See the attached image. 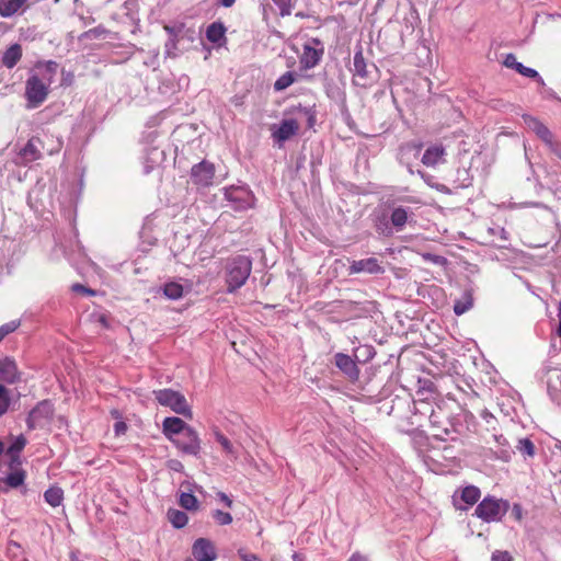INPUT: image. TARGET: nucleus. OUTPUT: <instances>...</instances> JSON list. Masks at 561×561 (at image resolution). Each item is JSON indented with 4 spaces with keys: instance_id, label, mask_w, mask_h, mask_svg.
I'll list each match as a JSON object with an SVG mask.
<instances>
[{
    "instance_id": "nucleus-1",
    "label": "nucleus",
    "mask_w": 561,
    "mask_h": 561,
    "mask_svg": "<svg viewBox=\"0 0 561 561\" xmlns=\"http://www.w3.org/2000/svg\"><path fill=\"white\" fill-rule=\"evenodd\" d=\"M58 65L55 61L37 64L25 81V99L28 108L41 106L49 94L51 83L55 81Z\"/></svg>"
},
{
    "instance_id": "nucleus-2",
    "label": "nucleus",
    "mask_w": 561,
    "mask_h": 561,
    "mask_svg": "<svg viewBox=\"0 0 561 561\" xmlns=\"http://www.w3.org/2000/svg\"><path fill=\"white\" fill-rule=\"evenodd\" d=\"M164 30L169 34V39L165 43V54L168 57H176L192 46L198 38V33L193 27H187L183 23L174 25H165Z\"/></svg>"
},
{
    "instance_id": "nucleus-3",
    "label": "nucleus",
    "mask_w": 561,
    "mask_h": 561,
    "mask_svg": "<svg viewBox=\"0 0 561 561\" xmlns=\"http://www.w3.org/2000/svg\"><path fill=\"white\" fill-rule=\"evenodd\" d=\"M252 271V261L245 255L230 259L225 266V282L227 291L233 293L242 287Z\"/></svg>"
},
{
    "instance_id": "nucleus-4",
    "label": "nucleus",
    "mask_w": 561,
    "mask_h": 561,
    "mask_svg": "<svg viewBox=\"0 0 561 561\" xmlns=\"http://www.w3.org/2000/svg\"><path fill=\"white\" fill-rule=\"evenodd\" d=\"M422 414H426L430 412L428 420L433 428L437 430L434 434L436 437L440 439H446V437H450L455 439L451 435L457 432L453 424L446 419V415L440 407L436 409L428 402H420V407L416 408Z\"/></svg>"
},
{
    "instance_id": "nucleus-5",
    "label": "nucleus",
    "mask_w": 561,
    "mask_h": 561,
    "mask_svg": "<svg viewBox=\"0 0 561 561\" xmlns=\"http://www.w3.org/2000/svg\"><path fill=\"white\" fill-rule=\"evenodd\" d=\"M508 507L507 501L486 496L477 505L474 515L486 523L499 522L507 513Z\"/></svg>"
},
{
    "instance_id": "nucleus-6",
    "label": "nucleus",
    "mask_w": 561,
    "mask_h": 561,
    "mask_svg": "<svg viewBox=\"0 0 561 561\" xmlns=\"http://www.w3.org/2000/svg\"><path fill=\"white\" fill-rule=\"evenodd\" d=\"M159 404L170 408L174 413L192 417V410L186 398L179 391L161 389L153 392Z\"/></svg>"
},
{
    "instance_id": "nucleus-7",
    "label": "nucleus",
    "mask_w": 561,
    "mask_h": 561,
    "mask_svg": "<svg viewBox=\"0 0 561 561\" xmlns=\"http://www.w3.org/2000/svg\"><path fill=\"white\" fill-rule=\"evenodd\" d=\"M324 54V44L316 37L308 38L304 44V50L300 56V65L305 69L314 68L322 59Z\"/></svg>"
},
{
    "instance_id": "nucleus-8",
    "label": "nucleus",
    "mask_w": 561,
    "mask_h": 561,
    "mask_svg": "<svg viewBox=\"0 0 561 561\" xmlns=\"http://www.w3.org/2000/svg\"><path fill=\"white\" fill-rule=\"evenodd\" d=\"M422 145L415 142L402 144L398 151V160L402 165H405L410 174L417 173L422 179L425 180V173L421 170L414 171L412 164L416 161L421 154Z\"/></svg>"
},
{
    "instance_id": "nucleus-9",
    "label": "nucleus",
    "mask_w": 561,
    "mask_h": 561,
    "mask_svg": "<svg viewBox=\"0 0 561 561\" xmlns=\"http://www.w3.org/2000/svg\"><path fill=\"white\" fill-rule=\"evenodd\" d=\"M300 126L294 118H285L279 124H273L270 127L273 140L280 147L285 141L295 136Z\"/></svg>"
},
{
    "instance_id": "nucleus-10",
    "label": "nucleus",
    "mask_w": 561,
    "mask_h": 561,
    "mask_svg": "<svg viewBox=\"0 0 561 561\" xmlns=\"http://www.w3.org/2000/svg\"><path fill=\"white\" fill-rule=\"evenodd\" d=\"M28 206L36 213L44 211L51 204L50 191L45 190V184L37 181L27 195Z\"/></svg>"
},
{
    "instance_id": "nucleus-11",
    "label": "nucleus",
    "mask_w": 561,
    "mask_h": 561,
    "mask_svg": "<svg viewBox=\"0 0 561 561\" xmlns=\"http://www.w3.org/2000/svg\"><path fill=\"white\" fill-rule=\"evenodd\" d=\"M175 446L184 454L198 457L201 453V439L197 432L191 427L181 435L178 439H174Z\"/></svg>"
},
{
    "instance_id": "nucleus-12",
    "label": "nucleus",
    "mask_w": 561,
    "mask_h": 561,
    "mask_svg": "<svg viewBox=\"0 0 561 561\" xmlns=\"http://www.w3.org/2000/svg\"><path fill=\"white\" fill-rule=\"evenodd\" d=\"M225 197L234 205L236 209H247L253 206V195L243 186L226 188Z\"/></svg>"
},
{
    "instance_id": "nucleus-13",
    "label": "nucleus",
    "mask_w": 561,
    "mask_h": 561,
    "mask_svg": "<svg viewBox=\"0 0 561 561\" xmlns=\"http://www.w3.org/2000/svg\"><path fill=\"white\" fill-rule=\"evenodd\" d=\"M215 175L214 164L202 161L198 164H195L192 168L191 178L192 181L198 186H209L213 183V179Z\"/></svg>"
},
{
    "instance_id": "nucleus-14",
    "label": "nucleus",
    "mask_w": 561,
    "mask_h": 561,
    "mask_svg": "<svg viewBox=\"0 0 561 561\" xmlns=\"http://www.w3.org/2000/svg\"><path fill=\"white\" fill-rule=\"evenodd\" d=\"M41 140L38 138H31L23 148L20 149L15 162L18 164L26 165L30 162L36 161L42 158L39 149Z\"/></svg>"
},
{
    "instance_id": "nucleus-15",
    "label": "nucleus",
    "mask_w": 561,
    "mask_h": 561,
    "mask_svg": "<svg viewBox=\"0 0 561 561\" xmlns=\"http://www.w3.org/2000/svg\"><path fill=\"white\" fill-rule=\"evenodd\" d=\"M192 553L198 561H215L217 558L213 542L206 538H198L192 547Z\"/></svg>"
},
{
    "instance_id": "nucleus-16",
    "label": "nucleus",
    "mask_w": 561,
    "mask_h": 561,
    "mask_svg": "<svg viewBox=\"0 0 561 561\" xmlns=\"http://www.w3.org/2000/svg\"><path fill=\"white\" fill-rule=\"evenodd\" d=\"M53 414V405L48 401L39 402L28 414L27 416V426L33 430L37 425L42 419H49Z\"/></svg>"
},
{
    "instance_id": "nucleus-17",
    "label": "nucleus",
    "mask_w": 561,
    "mask_h": 561,
    "mask_svg": "<svg viewBox=\"0 0 561 561\" xmlns=\"http://www.w3.org/2000/svg\"><path fill=\"white\" fill-rule=\"evenodd\" d=\"M446 150L442 145L430 146L423 153L421 161L428 168H435L438 164L444 163Z\"/></svg>"
},
{
    "instance_id": "nucleus-18",
    "label": "nucleus",
    "mask_w": 561,
    "mask_h": 561,
    "mask_svg": "<svg viewBox=\"0 0 561 561\" xmlns=\"http://www.w3.org/2000/svg\"><path fill=\"white\" fill-rule=\"evenodd\" d=\"M353 386L355 383L353 382ZM379 394V386L375 385L373 380H369L365 386L356 385L353 387V400H367L368 402H375Z\"/></svg>"
},
{
    "instance_id": "nucleus-19",
    "label": "nucleus",
    "mask_w": 561,
    "mask_h": 561,
    "mask_svg": "<svg viewBox=\"0 0 561 561\" xmlns=\"http://www.w3.org/2000/svg\"><path fill=\"white\" fill-rule=\"evenodd\" d=\"M20 379L15 362L9 357L0 360V381L12 385Z\"/></svg>"
},
{
    "instance_id": "nucleus-20",
    "label": "nucleus",
    "mask_w": 561,
    "mask_h": 561,
    "mask_svg": "<svg viewBox=\"0 0 561 561\" xmlns=\"http://www.w3.org/2000/svg\"><path fill=\"white\" fill-rule=\"evenodd\" d=\"M353 273H368L380 274L383 273V267L378 263L375 257L353 261Z\"/></svg>"
},
{
    "instance_id": "nucleus-21",
    "label": "nucleus",
    "mask_w": 561,
    "mask_h": 561,
    "mask_svg": "<svg viewBox=\"0 0 561 561\" xmlns=\"http://www.w3.org/2000/svg\"><path fill=\"white\" fill-rule=\"evenodd\" d=\"M187 428H191V426L180 417H165L163 421V433L167 436H171L173 434L183 435Z\"/></svg>"
},
{
    "instance_id": "nucleus-22",
    "label": "nucleus",
    "mask_w": 561,
    "mask_h": 561,
    "mask_svg": "<svg viewBox=\"0 0 561 561\" xmlns=\"http://www.w3.org/2000/svg\"><path fill=\"white\" fill-rule=\"evenodd\" d=\"M413 216V211L404 207H396L391 211L390 221L392 226L398 230H402L407 225L410 217Z\"/></svg>"
},
{
    "instance_id": "nucleus-23",
    "label": "nucleus",
    "mask_w": 561,
    "mask_h": 561,
    "mask_svg": "<svg viewBox=\"0 0 561 561\" xmlns=\"http://www.w3.org/2000/svg\"><path fill=\"white\" fill-rule=\"evenodd\" d=\"M214 437L216 442L220 445L222 451L227 455L230 460L238 459V450L230 442L228 437H226L217 428L213 431Z\"/></svg>"
},
{
    "instance_id": "nucleus-24",
    "label": "nucleus",
    "mask_w": 561,
    "mask_h": 561,
    "mask_svg": "<svg viewBox=\"0 0 561 561\" xmlns=\"http://www.w3.org/2000/svg\"><path fill=\"white\" fill-rule=\"evenodd\" d=\"M22 58V47L20 44H12L2 56V65L12 69Z\"/></svg>"
},
{
    "instance_id": "nucleus-25",
    "label": "nucleus",
    "mask_w": 561,
    "mask_h": 561,
    "mask_svg": "<svg viewBox=\"0 0 561 561\" xmlns=\"http://www.w3.org/2000/svg\"><path fill=\"white\" fill-rule=\"evenodd\" d=\"M492 438L499 448L495 451L496 458L503 461H510L513 450L511 449L507 439L502 434H494Z\"/></svg>"
},
{
    "instance_id": "nucleus-26",
    "label": "nucleus",
    "mask_w": 561,
    "mask_h": 561,
    "mask_svg": "<svg viewBox=\"0 0 561 561\" xmlns=\"http://www.w3.org/2000/svg\"><path fill=\"white\" fill-rule=\"evenodd\" d=\"M491 237V242L497 248H506L508 236L506 230L501 226L489 227L486 230Z\"/></svg>"
},
{
    "instance_id": "nucleus-27",
    "label": "nucleus",
    "mask_w": 561,
    "mask_h": 561,
    "mask_svg": "<svg viewBox=\"0 0 561 561\" xmlns=\"http://www.w3.org/2000/svg\"><path fill=\"white\" fill-rule=\"evenodd\" d=\"M523 121L525 125L533 130L538 138L542 139L550 131V129L542 124L538 118L530 116V115H524Z\"/></svg>"
},
{
    "instance_id": "nucleus-28",
    "label": "nucleus",
    "mask_w": 561,
    "mask_h": 561,
    "mask_svg": "<svg viewBox=\"0 0 561 561\" xmlns=\"http://www.w3.org/2000/svg\"><path fill=\"white\" fill-rule=\"evenodd\" d=\"M547 388L550 393L561 390V369L549 368L546 373Z\"/></svg>"
},
{
    "instance_id": "nucleus-29",
    "label": "nucleus",
    "mask_w": 561,
    "mask_h": 561,
    "mask_svg": "<svg viewBox=\"0 0 561 561\" xmlns=\"http://www.w3.org/2000/svg\"><path fill=\"white\" fill-rule=\"evenodd\" d=\"M473 306V297L470 290H465L461 298L455 300L454 312L461 316L469 311Z\"/></svg>"
},
{
    "instance_id": "nucleus-30",
    "label": "nucleus",
    "mask_w": 561,
    "mask_h": 561,
    "mask_svg": "<svg viewBox=\"0 0 561 561\" xmlns=\"http://www.w3.org/2000/svg\"><path fill=\"white\" fill-rule=\"evenodd\" d=\"M27 0H0V15L9 18L14 15Z\"/></svg>"
},
{
    "instance_id": "nucleus-31",
    "label": "nucleus",
    "mask_w": 561,
    "mask_h": 561,
    "mask_svg": "<svg viewBox=\"0 0 561 561\" xmlns=\"http://www.w3.org/2000/svg\"><path fill=\"white\" fill-rule=\"evenodd\" d=\"M160 290L168 299L171 300L180 299L184 293L183 286L178 282H168L160 288Z\"/></svg>"
},
{
    "instance_id": "nucleus-32",
    "label": "nucleus",
    "mask_w": 561,
    "mask_h": 561,
    "mask_svg": "<svg viewBox=\"0 0 561 561\" xmlns=\"http://www.w3.org/2000/svg\"><path fill=\"white\" fill-rule=\"evenodd\" d=\"M226 28L222 23L214 22L206 30V37L214 44H219L225 37Z\"/></svg>"
},
{
    "instance_id": "nucleus-33",
    "label": "nucleus",
    "mask_w": 561,
    "mask_h": 561,
    "mask_svg": "<svg viewBox=\"0 0 561 561\" xmlns=\"http://www.w3.org/2000/svg\"><path fill=\"white\" fill-rule=\"evenodd\" d=\"M459 492H460V500L466 505H473L474 503L478 502V500L480 499V495H481L480 489L474 485H468V486L461 489Z\"/></svg>"
},
{
    "instance_id": "nucleus-34",
    "label": "nucleus",
    "mask_w": 561,
    "mask_h": 561,
    "mask_svg": "<svg viewBox=\"0 0 561 561\" xmlns=\"http://www.w3.org/2000/svg\"><path fill=\"white\" fill-rule=\"evenodd\" d=\"M167 516L169 522L173 525V527L179 529L183 528L188 522L186 513L175 508H170L167 513Z\"/></svg>"
},
{
    "instance_id": "nucleus-35",
    "label": "nucleus",
    "mask_w": 561,
    "mask_h": 561,
    "mask_svg": "<svg viewBox=\"0 0 561 561\" xmlns=\"http://www.w3.org/2000/svg\"><path fill=\"white\" fill-rule=\"evenodd\" d=\"M44 499L50 506L57 507L62 502L64 492L58 486H51L45 491Z\"/></svg>"
},
{
    "instance_id": "nucleus-36",
    "label": "nucleus",
    "mask_w": 561,
    "mask_h": 561,
    "mask_svg": "<svg viewBox=\"0 0 561 561\" xmlns=\"http://www.w3.org/2000/svg\"><path fill=\"white\" fill-rule=\"evenodd\" d=\"M353 65H354V68H355V73L354 75H356V76H358L360 78L368 77L369 71L367 69V65L364 61V57L362 55V51L356 53V55H355V57L353 59Z\"/></svg>"
},
{
    "instance_id": "nucleus-37",
    "label": "nucleus",
    "mask_w": 561,
    "mask_h": 561,
    "mask_svg": "<svg viewBox=\"0 0 561 561\" xmlns=\"http://www.w3.org/2000/svg\"><path fill=\"white\" fill-rule=\"evenodd\" d=\"M179 504L187 511H193L198 507V501L192 493H181Z\"/></svg>"
},
{
    "instance_id": "nucleus-38",
    "label": "nucleus",
    "mask_w": 561,
    "mask_h": 561,
    "mask_svg": "<svg viewBox=\"0 0 561 561\" xmlns=\"http://www.w3.org/2000/svg\"><path fill=\"white\" fill-rule=\"evenodd\" d=\"M295 81V75L290 71L282 75L274 83L275 91H283L287 89Z\"/></svg>"
},
{
    "instance_id": "nucleus-39",
    "label": "nucleus",
    "mask_w": 561,
    "mask_h": 561,
    "mask_svg": "<svg viewBox=\"0 0 561 561\" xmlns=\"http://www.w3.org/2000/svg\"><path fill=\"white\" fill-rule=\"evenodd\" d=\"M516 449L524 456L534 457L535 455V445L529 438L519 439Z\"/></svg>"
},
{
    "instance_id": "nucleus-40",
    "label": "nucleus",
    "mask_w": 561,
    "mask_h": 561,
    "mask_svg": "<svg viewBox=\"0 0 561 561\" xmlns=\"http://www.w3.org/2000/svg\"><path fill=\"white\" fill-rule=\"evenodd\" d=\"M26 445V439L23 435H20L14 438L12 444L8 448V453L13 457L22 451V449Z\"/></svg>"
},
{
    "instance_id": "nucleus-41",
    "label": "nucleus",
    "mask_w": 561,
    "mask_h": 561,
    "mask_svg": "<svg viewBox=\"0 0 561 561\" xmlns=\"http://www.w3.org/2000/svg\"><path fill=\"white\" fill-rule=\"evenodd\" d=\"M24 482V473L22 471H14L7 476L5 483L11 488H18Z\"/></svg>"
},
{
    "instance_id": "nucleus-42",
    "label": "nucleus",
    "mask_w": 561,
    "mask_h": 561,
    "mask_svg": "<svg viewBox=\"0 0 561 561\" xmlns=\"http://www.w3.org/2000/svg\"><path fill=\"white\" fill-rule=\"evenodd\" d=\"M336 366L344 371L346 375L351 374V357L345 354L335 355Z\"/></svg>"
},
{
    "instance_id": "nucleus-43",
    "label": "nucleus",
    "mask_w": 561,
    "mask_h": 561,
    "mask_svg": "<svg viewBox=\"0 0 561 561\" xmlns=\"http://www.w3.org/2000/svg\"><path fill=\"white\" fill-rule=\"evenodd\" d=\"M21 322L20 320H12L10 322H7L0 327V342L10 333L14 332L19 327Z\"/></svg>"
},
{
    "instance_id": "nucleus-44",
    "label": "nucleus",
    "mask_w": 561,
    "mask_h": 561,
    "mask_svg": "<svg viewBox=\"0 0 561 561\" xmlns=\"http://www.w3.org/2000/svg\"><path fill=\"white\" fill-rule=\"evenodd\" d=\"M273 2L279 9V14L282 16H287L291 14L293 3L291 0H273Z\"/></svg>"
},
{
    "instance_id": "nucleus-45",
    "label": "nucleus",
    "mask_w": 561,
    "mask_h": 561,
    "mask_svg": "<svg viewBox=\"0 0 561 561\" xmlns=\"http://www.w3.org/2000/svg\"><path fill=\"white\" fill-rule=\"evenodd\" d=\"M213 516L219 525H229L232 522V516L230 513H226L219 510L215 511Z\"/></svg>"
},
{
    "instance_id": "nucleus-46",
    "label": "nucleus",
    "mask_w": 561,
    "mask_h": 561,
    "mask_svg": "<svg viewBox=\"0 0 561 561\" xmlns=\"http://www.w3.org/2000/svg\"><path fill=\"white\" fill-rule=\"evenodd\" d=\"M522 76H524L526 78L535 79L540 85H542V87L545 85L543 79L540 77L538 71L533 68L525 67L524 71L522 72Z\"/></svg>"
},
{
    "instance_id": "nucleus-47",
    "label": "nucleus",
    "mask_w": 561,
    "mask_h": 561,
    "mask_svg": "<svg viewBox=\"0 0 561 561\" xmlns=\"http://www.w3.org/2000/svg\"><path fill=\"white\" fill-rule=\"evenodd\" d=\"M423 259L436 265H445L447 263L446 257L433 253H424Z\"/></svg>"
},
{
    "instance_id": "nucleus-48",
    "label": "nucleus",
    "mask_w": 561,
    "mask_h": 561,
    "mask_svg": "<svg viewBox=\"0 0 561 561\" xmlns=\"http://www.w3.org/2000/svg\"><path fill=\"white\" fill-rule=\"evenodd\" d=\"M491 561H513V558L507 551L496 550L492 553Z\"/></svg>"
},
{
    "instance_id": "nucleus-49",
    "label": "nucleus",
    "mask_w": 561,
    "mask_h": 561,
    "mask_svg": "<svg viewBox=\"0 0 561 561\" xmlns=\"http://www.w3.org/2000/svg\"><path fill=\"white\" fill-rule=\"evenodd\" d=\"M238 557L240 561H261L256 554L250 553L245 549H239Z\"/></svg>"
},
{
    "instance_id": "nucleus-50",
    "label": "nucleus",
    "mask_w": 561,
    "mask_h": 561,
    "mask_svg": "<svg viewBox=\"0 0 561 561\" xmlns=\"http://www.w3.org/2000/svg\"><path fill=\"white\" fill-rule=\"evenodd\" d=\"M71 289L75 293H80V294H84L88 296H93L95 294L93 289L87 288L85 286H83L81 284H73Z\"/></svg>"
},
{
    "instance_id": "nucleus-51",
    "label": "nucleus",
    "mask_w": 561,
    "mask_h": 561,
    "mask_svg": "<svg viewBox=\"0 0 561 561\" xmlns=\"http://www.w3.org/2000/svg\"><path fill=\"white\" fill-rule=\"evenodd\" d=\"M517 59L515 57L514 54L510 53V54H506L505 55V58L503 60V65L507 68H513L515 67V65L517 64Z\"/></svg>"
},
{
    "instance_id": "nucleus-52",
    "label": "nucleus",
    "mask_w": 561,
    "mask_h": 561,
    "mask_svg": "<svg viewBox=\"0 0 561 561\" xmlns=\"http://www.w3.org/2000/svg\"><path fill=\"white\" fill-rule=\"evenodd\" d=\"M150 154H151L150 160L153 163H158L163 158V151H160L157 148L152 149Z\"/></svg>"
},
{
    "instance_id": "nucleus-53",
    "label": "nucleus",
    "mask_w": 561,
    "mask_h": 561,
    "mask_svg": "<svg viewBox=\"0 0 561 561\" xmlns=\"http://www.w3.org/2000/svg\"><path fill=\"white\" fill-rule=\"evenodd\" d=\"M218 499L228 507H231L232 506V501L231 499L224 492H219L218 494Z\"/></svg>"
},
{
    "instance_id": "nucleus-54",
    "label": "nucleus",
    "mask_w": 561,
    "mask_h": 561,
    "mask_svg": "<svg viewBox=\"0 0 561 561\" xmlns=\"http://www.w3.org/2000/svg\"><path fill=\"white\" fill-rule=\"evenodd\" d=\"M168 466L171 470H174V471H181L183 469V465L179 460H175V459L170 460Z\"/></svg>"
},
{
    "instance_id": "nucleus-55",
    "label": "nucleus",
    "mask_w": 561,
    "mask_h": 561,
    "mask_svg": "<svg viewBox=\"0 0 561 561\" xmlns=\"http://www.w3.org/2000/svg\"><path fill=\"white\" fill-rule=\"evenodd\" d=\"M330 96H331L332 99L340 100V101L342 102V106H343V108H346V98H345V93H343V94L336 93V95H335V93H334L333 91H331V92H330Z\"/></svg>"
},
{
    "instance_id": "nucleus-56",
    "label": "nucleus",
    "mask_w": 561,
    "mask_h": 561,
    "mask_svg": "<svg viewBox=\"0 0 561 561\" xmlns=\"http://www.w3.org/2000/svg\"><path fill=\"white\" fill-rule=\"evenodd\" d=\"M114 428H115L116 435H121V434L125 433L127 426L124 422H117V423H115Z\"/></svg>"
},
{
    "instance_id": "nucleus-57",
    "label": "nucleus",
    "mask_w": 561,
    "mask_h": 561,
    "mask_svg": "<svg viewBox=\"0 0 561 561\" xmlns=\"http://www.w3.org/2000/svg\"><path fill=\"white\" fill-rule=\"evenodd\" d=\"M549 150L556 154V152H558L559 150H561V142L558 141L557 139H554L549 146H548Z\"/></svg>"
},
{
    "instance_id": "nucleus-58",
    "label": "nucleus",
    "mask_w": 561,
    "mask_h": 561,
    "mask_svg": "<svg viewBox=\"0 0 561 561\" xmlns=\"http://www.w3.org/2000/svg\"><path fill=\"white\" fill-rule=\"evenodd\" d=\"M10 405V400H1L0 401V416L3 415Z\"/></svg>"
},
{
    "instance_id": "nucleus-59",
    "label": "nucleus",
    "mask_w": 561,
    "mask_h": 561,
    "mask_svg": "<svg viewBox=\"0 0 561 561\" xmlns=\"http://www.w3.org/2000/svg\"><path fill=\"white\" fill-rule=\"evenodd\" d=\"M1 400H10L8 389L0 383V401Z\"/></svg>"
},
{
    "instance_id": "nucleus-60",
    "label": "nucleus",
    "mask_w": 561,
    "mask_h": 561,
    "mask_svg": "<svg viewBox=\"0 0 561 561\" xmlns=\"http://www.w3.org/2000/svg\"><path fill=\"white\" fill-rule=\"evenodd\" d=\"M457 494H458V491H456L453 495V500H454V505L457 510H460V511H466L467 510V506L466 505H460L459 502H458V497H457Z\"/></svg>"
},
{
    "instance_id": "nucleus-61",
    "label": "nucleus",
    "mask_w": 561,
    "mask_h": 561,
    "mask_svg": "<svg viewBox=\"0 0 561 561\" xmlns=\"http://www.w3.org/2000/svg\"><path fill=\"white\" fill-rule=\"evenodd\" d=\"M236 0H216V3L225 8H230L234 4Z\"/></svg>"
},
{
    "instance_id": "nucleus-62",
    "label": "nucleus",
    "mask_w": 561,
    "mask_h": 561,
    "mask_svg": "<svg viewBox=\"0 0 561 561\" xmlns=\"http://www.w3.org/2000/svg\"><path fill=\"white\" fill-rule=\"evenodd\" d=\"M554 136L553 134L551 133V130L547 134V136H545L541 140L545 142V145L548 147L553 140H554Z\"/></svg>"
},
{
    "instance_id": "nucleus-63",
    "label": "nucleus",
    "mask_w": 561,
    "mask_h": 561,
    "mask_svg": "<svg viewBox=\"0 0 561 561\" xmlns=\"http://www.w3.org/2000/svg\"><path fill=\"white\" fill-rule=\"evenodd\" d=\"M353 561H369L368 557L358 552L353 553Z\"/></svg>"
},
{
    "instance_id": "nucleus-64",
    "label": "nucleus",
    "mask_w": 561,
    "mask_h": 561,
    "mask_svg": "<svg viewBox=\"0 0 561 561\" xmlns=\"http://www.w3.org/2000/svg\"><path fill=\"white\" fill-rule=\"evenodd\" d=\"M525 67H526V66H524L522 62H517V64L515 65L514 69H515L519 75H522V72L524 71V68H525Z\"/></svg>"
}]
</instances>
